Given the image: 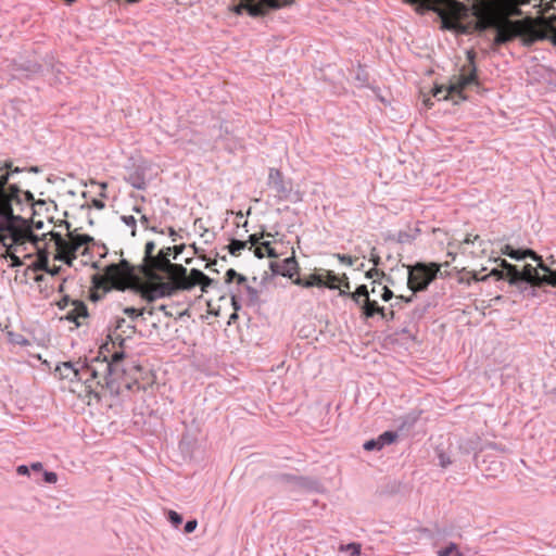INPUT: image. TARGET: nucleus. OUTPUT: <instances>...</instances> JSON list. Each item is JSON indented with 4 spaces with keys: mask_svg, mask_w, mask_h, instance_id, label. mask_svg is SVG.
Instances as JSON below:
<instances>
[{
    "mask_svg": "<svg viewBox=\"0 0 556 556\" xmlns=\"http://www.w3.org/2000/svg\"><path fill=\"white\" fill-rule=\"evenodd\" d=\"M254 255L257 258H263L264 256L275 258L278 256L269 241H264L256 245L254 249Z\"/></svg>",
    "mask_w": 556,
    "mask_h": 556,
    "instance_id": "19",
    "label": "nucleus"
},
{
    "mask_svg": "<svg viewBox=\"0 0 556 556\" xmlns=\"http://www.w3.org/2000/svg\"><path fill=\"white\" fill-rule=\"evenodd\" d=\"M213 282H214L213 279H211L210 277L204 275L201 270L195 269V268L191 269L190 274L187 275V268L185 267L184 276L181 278H179L178 283L175 288V293L178 290H190L193 287H195L197 285H199L201 287V290L203 292H206L208 287Z\"/></svg>",
    "mask_w": 556,
    "mask_h": 556,
    "instance_id": "11",
    "label": "nucleus"
},
{
    "mask_svg": "<svg viewBox=\"0 0 556 556\" xmlns=\"http://www.w3.org/2000/svg\"><path fill=\"white\" fill-rule=\"evenodd\" d=\"M63 318L74 323L76 327L87 325L89 319L88 308L84 302L73 301Z\"/></svg>",
    "mask_w": 556,
    "mask_h": 556,
    "instance_id": "14",
    "label": "nucleus"
},
{
    "mask_svg": "<svg viewBox=\"0 0 556 556\" xmlns=\"http://www.w3.org/2000/svg\"><path fill=\"white\" fill-rule=\"evenodd\" d=\"M378 438L381 442V445L384 446L387 444L393 443L396 440L397 434L392 431H386L382 434H380Z\"/></svg>",
    "mask_w": 556,
    "mask_h": 556,
    "instance_id": "27",
    "label": "nucleus"
},
{
    "mask_svg": "<svg viewBox=\"0 0 556 556\" xmlns=\"http://www.w3.org/2000/svg\"><path fill=\"white\" fill-rule=\"evenodd\" d=\"M479 238V236H472V235H467L466 238L464 239V243H473L477 239Z\"/></svg>",
    "mask_w": 556,
    "mask_h": 556,
    "instance_id": "47",
    "label": "nucleus"
},
{
    "mask_svg": "<svg viewBox=\"0 0 556 556\" xmlns=\"http://www.w3.org/2000/svg\"><path fill=\"white\" fill-rule=\"evenodd\" d=\"M505 278L508 280L509 283H516L518 281H521V275L520 270L517 269L516 266L509 267V269L505 273Z\"/></svg>",
    "mask_w": 556,
    "mask_h": 556,
    "instance_id": "26",
    "label": "nucleus"
},
{
    "mask_svg": "<svg viewBox=\"0 0 556 556\" xmlns=\"http://www.w3.org/2000/svg\"><path fill=\"white\" fill-rule=\"evenodd\" d=\"M65 235L54 231L43 233L42 250L39 252V257L30 264L34 270H45L54 276L61 270L55 262L71 267L78 256L89 253L93 238L89 235L78 233L76 230L70 231V224L65 223Z\"/></svg>",
    "mask_w": 556,
    "mask_h": 556,
    "instance_id": "3",
    "label": "nucleus"
},
{
    "mask_svg": "<svg viewBox=\"0 0 556 556\" xmlns=\"http://www.w3.org/2000/svg\"><path fill=\"white\" fill-rule=\"evenodd\" d=\"M341 549L350 552L351 556H361V545L357 543H350L345 546H341Z\"/></svg>",
    "mask_w": 556,
    "mask_h": 556,
    "instance_id": "30",
    "label": "nucleus"
},
{
    "mask_svg": "<svg viewBox=\"0 0 556 556\" xmlns=\"http://www.w3.org/2000/svg\"><path fill=\"white\" fill-rule=\"evenodd\" d=\"M440 464L442 467H446L447 465L451 464V460L444 454H441L440 455Z\"/></svg>",
    "mask_w": 556,
    "mask_h": 556,
    "instance_id": "46",
    "label": "nucleus"
},
{
    "mask_svg": "<svg viewBox=\"0 0 556 556\" xmlns=\"http://www.w3.org/2000/svg\"><path fill=\"white\" fill-rule=\"evenodd\" d=\"M340 278H341V281L338 282V285H339L338 289L339 290L344 289L345 291L350 292L351 286H350L348 276L345 274H343Z\"/></svg>",
    "mask_w": 556,
    "mask_h": 556,
    "instance_id": "37",
    "label": "nucleus"
},
{
    "mask_svg": "<svg viewBox=\"0 0 556 556\" xmlns=\"http://www.w3.org/2000/svg\"><path fill=\"white\" fill-rule=\"evenodd\" d=\"M294 0H245L235 7V11L240 14L247 10L250 15L257 16L267 13L271 9H281L290 5Z\"/></svg>",
    "mask_w": 556,
    "mask_h": 556,
    "instance_id": "10",
    "label": "nucleus"
},
{
    "mask_svg": "<svg viewBox=\"0 0 556 556\" xmlns=\"http://www.w3.org/2000/svg\"><path fill=\"white\" fill-rule=\"evenodd\" d=\"M181 249L182 248H178V247H174V248L167 247V248L161 249L160 251L168 258L172 255V252L174 251L175 252L174 258H175L176 255L181 251Z\"/></svg>",
    "mask_w": 556,
    "mask_h": 556,
    "instance_id": "35",
    "label": "nucleus"
},
{
    "mask_svg": "<svg viewBox=\"0 0 556 556\" xmlns=\"http://www.w3.org/2000/svg\"><path fill=\"white\" fill-rule=\"evenodd\" d=\"M471 278L476 281H484L488 279V276H479L478 271H472Z\"/></svg>",
    "mask_w": 556,
    "mask_h": 556,
    "instance_id": "44",
    "label": "nucleus"
},
{
    "mask_svg": "<svg viewBox=\"0 0 556 556\" xmlns=\"http://www.w3.org/2000/svg\"><path fill=\"white\" fill-rule=\"evenodd\" d=\"M502 254H505L515 260H522L526 257H531L532 260H540V255H538L534 251L530 249L526 250H515L511 245L506 244L501 250Z\"/></svg>",
    "mask_w": 556,
    "mask_h": 556,
    "instance_id": "18",
    "label": "nucleus"
},
{
    "mask_svg": "<svg viewBox=\"0 0 556 556\" xmlns=\"http://www.w3.org/2000/svg\"><path fill=\"white\" fill-rule=\"evenodd\" d=\"M293 283L301 286L303 288H312V287L323 288L325 285V281L323 278V271L321 273L314 271L304 277L296 276V278L293 279Z\"/></svg>",
    "mask_w": 556,
    "mask_h": 556,
    "instance_id": "16",
    "label": "nucleus"
},
{
    "mask_svg": "<svg viewBox=\"0 0 556 556\" xmlns=\"http://www.w3.org/2000/svg\"><path fill=\"white\" fill-rule=\"evenodd\" d=\"M140 220L146 227L148 226L149 219L146 215H141Z\"/></svg>",
    "mask_w": 556,
    "mask_h": 556,
    "instance_id": "53",
    "label": "nucleus"
},
{
    "mask_svg": "<svg viewBox=\"0 0 556 556\" xmlns=\"http://www.w3.org/2000/svg\"><path fill=\"white\" fill-rule=\"evenodd\" d=\"M538 263L536 267L527 264L520 271L521 281L529 282L531 286L541 287L548 285L556 288V269H551L546 266L540 256V260H534Z\"/></svg>",
    "mask_w": 556,
    "mask_h": 556,
    "instance_id": "8",
    "label": "nucleus"
},
{
    "mask_svg": "<svg viewBox=\"0 0 556 556\" xmlns=\"http://www.w3.org/2000/svg\"><path fill=\"white\" fill-rule=\"evenodd\" d=\"M93 204H94V206H96V207H98V208H103V207H104V203H103V202H101V201H98V200H94V201H93Z\"/></svg>",
    "mask_w": 556,
    "mask_h": 556,
    "instance_id": "52",
    "label": "nucleus"
},
{
    "mask_svg": "<svg viewBox=\"0 0 556 556\" xmlns=\"http://www.w3.org/2000/svg\"><path fill=\"white\" fill-rule=\"evenodd\" d=\"M387 315H388V317L393 318V316H394V312H393V311H391V312H390V313H388Z\"/></svg>",
    "mask_w": 556,
    "mask_h": 556,
    "instance_id": "59",
    "label": "nucleus"
},
{
    "mask_svg": "<svg viewBox=\"0 0 556 556\" xmlns=\"http://www.w3.org/2000/svg\"><path fill=\"white\" fill-rule=\"evenodd\" d=\"M265 237L269 238V237H271V233L262 232L260 235L258 233L251 235L249 237V240L247 241L248 243L249 242L251 243V247L249 249L251 250L253 245H255V247L261 243L260 240Z\"/></svg>",
    "mask_w": 556,
    "mask_h": 556,
    "instance_id": "29",
    "label": "nucleus"
},
{
    "mask_svg": "<svg viewBox=\"0 0 556 556\" xmlns=\"http://www.w3.org/2000/svg\"><path fill=\"white\" fill-rule=\"evenodd\" d=\"M140 282V279L134 274V267L125 260H122L117 264L106 266L103 275L93 277L94 287L104 291L112 288L125 290L132 286L138 292V285Z\"/></svg>",
    "mask_w": 556,
    "mask_h": 556,
    "instance_id": "6",
    "label": "nucleus"
},
{
    "mask_svg": "<svg viewBox=\"0 0 556 556\" xmlns=\"http://www.w3.org/2000/svg\"><path fill=\"white\" fill-rule=\"evenodd\" d=\"M110 352L109 343L101 346L100 353L104 359H93L91 364L79 365L78 380L85 384V391L92 393L97 391V388L102 384L106 374H112L116 370L117 364L124 358V352L122 350L114 351L110 356L105 354Z\"/></svg>",
    "mask_w": 556,
    "mask_h": 556,
    "instance_id": "5",
    "label": "nucleus"
},
{
    "mask_svg": "<svg viewBox=\"0 0 556 556\" xmlns=\"http://www.w3.org/2000/svg\"><path fill=\"white\" fill-rule=\"evenodd\" d=\"M0 172H2L0 174V179L5 175L7 176V181L5 184H3L2 186V190L5 194H8L9 192H11V189L12 188H16L18 190V193H30L29 191H24L22 189H20L15 184H9V178H10V175L13 174V173H21L22 169L20 167H13V164L12 162H4L3 166L0 167Z\"/></svg>",
    "mask_w": 556,
    "mask_h": 556,
    "instance_id": "15",
    "label": "nucleus"
},
{
    "mask_svg": "<svg viewBox=\"0 0 556 556\" xmlns=\"http://www.w3.org/2000/svg\"><path fill=\"white\" fill-rule=\"evenodd\" d=\"M467 56L468 63L462 67L460 74L452 79L447 88H444L443 86L433 88V97H437L439 100H446L452 94L460 96L462 91L466 87L472 84H478L475 52L468 51Z\"/></svg>",
    "mask_w": 556,
    "mask_h": 556,
    "instance_id": "7",
    "label": "nucleus"
},
{
    "mask_svg": "<svg viewBox=\"0 0 556 556\" xmlns=\"http://www.w3.org/2000/svg\"><path fill=\"white\" fill-rule=\"evenodd\" d=\"M30 468H31L33 470H35V471H40V470H42L43 466H42V464H41V463L37 462V463H33V464L30 465Z\"/></svg>",
    "mask_w": 556,
    "mask_h": 556,
    "instance_id": "48",
    "label": "nucleus"
},
{
    "mask_svg": "<svg viewBox=\"0 0 556 556\" xmlns=\"http://www.w3.org/2000/svg\"><path fill=\"white\" fill-rule=\"evenodd\" d=\"M440 16L442 27L462 34L494 28L495 45L519 37L527 46L546 38L547 13L535 7L540 0H406Z\"/></svg>",
    "mask_w": 556,
    "mask_h": 556,
    "instance_id": "1",
    "label": "nucleus"
},
{
    "mask_svg": "<svg viewBox=\"0 0 556 556\" xmlns=\"http://www.w3.org/2000/svg\"><path fill=\"white\" fill-rule=\"evenodd\" d=\"M366 277L376 280L378 277H384V273L374 267L366 273Z\"/></svg>",
    "mask_w": 556,
    "mask_h": 556,
    "instance_id": "36",
    "label": "nucleus"
},
{
    "mask_svg": "<svg viewBox=\"0 0 556 556\" xmlns=\"http://www.w3.org/2000/svg\"><path fill=\"white\" fill-rule=\"evenodd\" d=\"M155 248L153 241L144 245L141 273L147 280L138 285V293L148 302L175 294V288L185 271L182 265L173 264L160 250L155 253Z\"/></svg>",
    "mask_w": 556,
    "mask_h": 556,
    "instance_id": "4",
    "label": "nucleus"
},
{
    "mask_svg": "<svg viewBox=\"0 0 556 556\" xmlns=\"http://www.w3.org/2000/svg\"><path fill=\"white\" fill-rule=\"evenodd\" d=\"M117 325H116V329L121 328L123 324H125V319L124 318H121V319H117Z\"/></svg>",
    "mask_w": 556,
    "mask_h": 556,
    "instance_id": "55",
    "label": "nucleus"
},
{
    "mask_svg": "<svg viewBox=\"0 0 556 556\" xmlns=\"http://www.w3.org/2000/svg\"><path fill=\"white\" fill-rule=\"evenodd\" d=\"M16 471H17L18 475L25 476V475H28L29 469H28L27 466L21 465V466L17 467Z\"/></svg>",
    "mask_w": 556,
    "mask_h": 556,
    "instance_id": "45",
    "label": "nucleus"
},
{
    "mask_svg": "<svg viewBox=\"0 0 556 556\" xmlns=\"http://www.w3.org/2000/svg\"><path fill=\"white\" fill-rule=\"evenodd\" d=\"M135 211H136L137 213H140V208H138V207H135Z\"/></svg>",
    "mask_w": 556,
    "mask_h": 556,
    "instance_id": "61",
    "label": "nucleus"
},
{
    "mask_svg": "<svg viewBox=\"0 0 556 556\" xmlns=\"http://www.w3.org/2000/svg\"><path fill=\"white\" fill-rule=\"evenodd\" d=\"M422 102H424V105L426 106V109H430L432 106V104H433L429 97H425Z\"/></svg>",
    "mask_w": 556,
    "mask_h": 556,
    "instance_id": "49",
    "label": "nucleus"
},
{
    "mask_svg": "<svg viewBox=\"0 0 556 556\" xmlns=\"http://www.w3.org/2000/svg\"><path fill=\"white\" fill-rule=\"evenodd\" d=\"M216 264H217V262H216V261H213V262H211V263H207L206 267H207V268H210L211 270H214V271H217V273H218V270L214 268V266H215Z\"/></svg>",
    "mask_w": 556,
    "mask_h": 556,
    "instance_id": "51",
    "label": "nucleus"
},
{
    "mask_svg": "<svg viewBox=\"0 0 556 556\" xmlns=\"http://www.w3.org/2000/svg\"><path fill=\"white\" fill-rule=\"evenodd\" d=\"M535 7L540 8V13H547L546 38L556 46V0H540Z\"/></svg>",
    "mask_w": 556,
    "mask_h": 556,
    "instance_id": "12",
    "label": "nucleus"
},
{
    "mask_svg": "<svg viewBox=\"0 0 556 556\" xmlns=\"http://www.w3.org/2000/svg\"><path fill=\"white\" fill-rule=\"evenodd\" d=\"M237 280L238 283H245L247 282V278L244 276H242L241 274H238L235 269L230 268L226 271V275H225V282L226 283H230L232 282L233 280Z\"/></svg>",
    "mask_w": 556,
    "mask_h": 556,
    "instance_id": "24",
    "label": "nucleus"
},
{
    "mask_svg": "<svg viewBox=\"0 0 556 556\" xmlns=\"http://www.w3.org/2000/svg\"><path fill=\"white\" fill-rule=\"evenodd\" d=\"M393 298V292L387 287V286H383L382 287V293H381V299L386 302L390 301L391 299Z\"/></svg>",
    "mask_w": 556,
    "mask_h": 556,
    "instance_id": "40",
    "label": "nucleus"
},
{
    "mask_svg": "<svg viewBox=\"0 0 556 556\" xmlns=\"http://www.w3.org/2000/svg\"><path fill=\"white\" fill-rule=\"evenodd\" d=\"M123 312L128 317L135 319L142 316L146 313V308L125 307Z\"/></svg>",
    "mask_w": 556,
    "mask_h": 556,
    "instance_id": "28",
    "label": "nucleus"
},
{
    "mask_svg": "<svg viewBox=\"0 0 556 556\" xmlns=\"http://www.w3.org/2000/svg\"><path fill=\"white\" fill-rule=\"evenodd\" d=\"M488 277L492 276V277H495L496 280H501V279H504L505 278V273L503 270H500L497 268H494L490 271L489 275H486Z\"/></svg>",
    "mask_w": 556,
    "mask_h": 556,
    "instance_id": "42",
    "label": "nucleus"
},
{
    "mask_svg": "<svg viewBox=\"0 0 556 556\" xmlns=\"http://www.w3.org/2000/svg\"><path fill=\"white\" fill-rule=\"evenodd\" d=\"M79 365L80 363H63L62 365L56 366L55 371L59 374L61 379H67L74 382L78 380Z\"/></svg>",
    "mask_w": 556,
    "mask_h": 556,
    "instance_id": "17",
    "label": "nucleus"
},
{
    "mask_svg": "<svg viewBox=\"0 0 556 556\" xmlns=\"http://www.w3.org/2000/svg\"><path fill=\"white\" fill-rule=\"evenodd\" d=\"M43 478L47 483H55L58 481V475L52 471H46Z\"/></svg>",
    "mask_w": 556,
    "mask_h": 556,
    "instance_id": "38",
    "label": "nucleus"
},
{
    "mask_svg": "<svg viewBox=\"0 0 556 556\" xmlns=\"http://www.w3.org/2000/svg\"><path fill=\"white\" fill-rule=\"evenodd\" d=\"M116 340H119V341H121V343L123 342V340L119 338V336H118V334H116Z\"/></svg>",
    "mask_w": 556,
    "mask_h": 556,
    "instance_id": "60",
    "label": "nucleus"
},
{
    "mask_svg": "<svg viewBox=\"0 0 556 556\" xmlns=\"http://www.w3.org/2000/svg\"><path fill=\"white\" fill-rule=\"evenodd\" d=\"M500 266L504 268L505 270L509 269L513 265L509 264L506 260H501Z\"/></svg>",
    "mask_w": 556,
    "mask_h": 556,
    "instance_id": "50",
    "label": "nucleus"
},
{
    "mask_svg": "<svg viewBox=\"0 0 556 556\" xmlns=\"http://www.w3.org/2000/svg\"><path fill=\"white\" fill-rule=\"evenodd\" d=\"M382 447L383 446L381 445L379 438H377L375 440H369V441L365 442V444H364V448L366 451L381 450Z\"/></svg>",
    "mask_w": 556,
    "mask_h": 556,
    "instance_id": "31",
    "label": "nucleus"
},
{
    "mask_svg": "<svg viewBox=\"0 0 556 556\" xmlns=\"http://www.w3.org/2000/svg\"><path fill=\"white\" fill-rule=\"evenodd\" d=\"M337 257L342 264L348 266H352L354 264V258L349 255L338 254Z\"/></svg>",
    "mask_w": 556,
    "mask_h": 556,
    "instance_id": "39",
    "label": "nucleus"
},
{
    "mask_svg": "<svg viewBox=\"0 0 556 556\" xmlns=\"http://www.w3.org/2000/svg\"><path fill=\"white\" fill-rule=\"evenodd\" d=\"M370 261L372 262L375 267H377L380 263V256L377 253H375V248L371 250Z\"/></svg>",
    "mask_w": 556,
    "mask_h": 556,
    "instance_id": "43",
    "label": "nucleus"
},
{
    "mask_svg": "<svg viewBox=\"0 0 556 556\" xmlns=\"http://www.w3.org/2000/svg\"><path fill=\"white\" fill-rule=\"evenodd\" d=\"M440 266L435 263L429 265L417 264L410 270L408 275L407 285L413 291H421L428 287V285L437 277Z\"/></svg>",
    "mask_w": 556,
    "mask_h": 556,
    "instance_id": "9",
    "label": "nucleus"
},
{
    "mask_svg": "<svg viewBox=\"0 0 556 556\" xmlns=\"http://www.w3.org/2000/svg\"><path fill=\"white\" fill-rule=\"evenodd\" d=\"M339 294L341 296H349L359 308L361 317L365 318V312L369 307L374 300L369 298V291L367 286L361 285L354 292H348L344 289H340Z\"/></svg>",
    "mask_w": 556,
    "mask_h": 556,
    "instance_id": "13",
    "label": "nucleus"
},
{
    "mask_svg": "<svg viewBox=\"0 0 556 556\" xmlns=\"http://www.w3.org/2000/svg\"><path fill=\"white\" fill-rule=\"evenodd\" d=\"M298 270H299V265H298L296 260L293 256L288 257L283 261L282 270H281V274L283 276L289 277L290 279L293 280V277L295 275H298Z\"/></svg>",
    "mask_w": 556,
    "mask_h": 556,
    "instance_id": "20",
    "label": "nucleus"
},
{
    "mask_svg": "<svg viewBox=\"0 0 556 556\" xmlns=\"http://www.w3.org/2000/svg\"><path fill=\"white\" fill-rule=\"evenodd\" d=\"M323 278L325 281L324 287L329 289H337L339 288L338 282L341 281V278L333 274L331 270H323Z\"/></svg>",
    "mask_w": 556,
    "mask_h": 556,
    "instance_id": "21",
    "label": "nucleus"
},
{
    "mask_svg": "<svg viewBox=\"0 0 556 556\" xmlns=\"http://www.w3.org/2000/svg\"><path fill=\"white\" fill-rule=\"evenodd\" d=\"M122 220L131 228V235H136V218L134 216H122Z\"/></svg>",
    "mask_w": 556,
    "mask_h": 556,
    "instance_id": "33",
    "label": "nucleus"
},
{
    "mask_svg": "<svg viewBox=\"0 0 556 556\" xmlns=\"http://www.w3.org/2000/svg\"><path fill=\"white\" fill-rule=\"evenodd\" d=\"M159 309H160V311H163L166 315L170 316V313H168V312L166 311V306H165V305H161V306L159 307Z\"/></svg>",
    "mask_w": 556,
    "mask_h": 556,
    "instance_id": "56",
    "label": "nucleus"
},
{
    "mask_svg": "<svg viewBox=\"0 0 556 556\" xmlns=\"http://www.w3.org/2000/svg\"><path fill=\"white\" fill-rule=\"evenodd\" d=\"M7 181L4 175L0 179V244L5 249L4 257L12 261L11 267L23 264L22 258H30L42 250L43 237L39 238L33 233L27 220L21 216L23 206H33L34 195L31 193H18L16 188L5 194L2 190Z\"/></svg>",
    "mask_w": 556,
    "mask_h": 556,
    "instance_id": "2",
    "label": "nucleus"
},
{
    "mask_svg": "<svg viewBox=\"0 0 556 556\" xmlns=\"http://www.w3.org/2000/svg\"><path fill=\"white\" fill-rule=\"evenodd\" d=\"M247 248V241H241L237 239H232L230 243L227 245V249L232 256H239L241 254V251H243Z\"/></svg>",
    "mask_w": 556,
    "mask_h": 556,
    "instance_id": "23",
    "label": "nucleus"
},
{
    "mask_svg": "<svg viewBox=\"0 0 556 556\" xmlns=\"http://www.w3.org/2000/svg\"><path fill=\"white\" fill-rule=\"evenodd\" d=\"M438 556H463L455 543H450L445 548L438 552Z\"/></svg>",
    "mask_w": 556,
    "mask_h": 556,
    "instance_id": "25",
    "label": "nucleus"
},
{
    "mask_svg": "<svg viewBox=\"0 0 556 556\" xmlns=\"http://www.w3.org/2000/svg\"><path fill=\"white\" fill-rule=\"evenodd\" d=\"M168 519L175 526H179L182 522L181 516L174 510L168 511Z\"/></svg>",
    "mask_w": 556,
    "mask_h": 556,
    "instance_id": "34",
    "label": "nucleus"
},
{
    "mask_svg": "<svg viewBox=\"0 0 556 556\" xmlns=\"http://www.w3.org/2000/svg\"><path fill=\"white\" fill-rule=\"evenodd\" d=\"M146 308V313L144 314H148V315H153L154 314V307H144Z\"/></svg>",
    "mask_w": 556,
    "mask_h": 556,
    "instance_id": "54",
    "label": "nucleus"
},
{
    "mask_svg": "<svg viewBox=\"0 0 556 556\" xmlns=\"http://www.w3.org/2000/svg\"><path fill=\"white\" fill-rule=\"evenodd\" d=\"M197 526H198V521L195 519L187 521L185 525V532L186 533L193 532L195 530Z\"/></svg>",
    "mask_w": 556,
    "mask_h": 556,
    "instance_id": "41",
    "label": "nucleus"
},
{
    "mask_svg": "<svg viewBox=\"0 0 556 556\" xmlns=\"http://www.w3.org/2000/svg\"><path fill=\"white\" fill-rule=\"evenodd\" d=\"M269 180L275 185H280L282 182L281 172L279 169H270Z\"/></svg>",
    "mask_w": 556,
    "mask_h": 556,
    "instance_id": "32",
    "label": "nucleus"
},
{
    "mask_svg": "<svg viewBox=\"0 0 556 556\" xmlns=\"http://www.w3.org/2000/svg\"><path fill=\"white\" fill-rule=\"evenodd\" d=\"M98 185L101 187V189L103 191L108 188V184L106 182H99Z\"/></svg>",
    "mask_w": 556,
    "mask_h": 556,
    "instance_id": "57",
    "label": "nucleus"
},
{
    "mask_svg": "<svg viewBox=\"0 0 556 556\" xmlns=\"http://www.w3.org/2000/svg\"><path fill=\"white\" fill-rule=\"evenodd\" d=\"M375 315H380L382 318H388L384 307L380 306L378 302L374 300L371 305L367 307L364 319L371 318Z\"/></svg>",
    "mask_w": 556,
    "mask_h": 556,
    "instance_id": "22",
    "label": "nucleus"
},
{
    "mask_svg": "<svg viewBox=\"0 0 556 556\" xmlns=\"http://www.w3.org/2000/svg\"><path fill=\"white\" fill-rule=\"evenodd\" d=\"M376 283H377V280H374L372 281L371 293H375L377 291Z\"/></svg>",
    "mask_w": 556,
    "mask_h": 556,
    "instance_id": "58",
    "label": "nucleus"
}]
</instances>
